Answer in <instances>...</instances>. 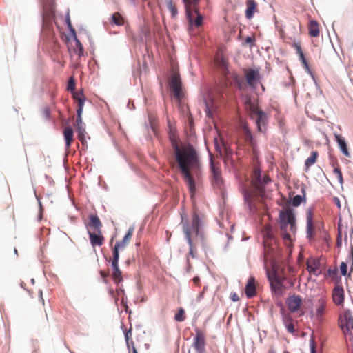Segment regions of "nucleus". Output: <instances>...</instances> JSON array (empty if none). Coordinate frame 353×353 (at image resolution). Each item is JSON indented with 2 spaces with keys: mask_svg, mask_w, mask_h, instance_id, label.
<instances>
[{
  "mask_svg": "<svg viewBox=\"0 0 353 353\" xmlns=\"http://www.w3.org/2000/svg\"><path fill=\"white\" fill-rule=\"evenodd\" d=\"M187 150L188 153H186L183 150H181V161L185 165V169L183 170V167H179L190 193L195 194L196 192V183L190 176L188 167H190L195 174H198L201 172V159L199 152L191 143H189L187 145Z\"/></svg>",
  "mask_w": 353,
  "mask_h": 353,
  "instance_id": "1",
  "label": "nucleus"
},
{
  "mask_svg": "<svg viewBox=\"0 0 353 353\" xmlns=\"http://www.w3.org/2000/svg\"><path fill=\"white\" fill-rule=\"evenodd\" d=\"M278 223L281 231L290 230L295 234L297 231L296 212L294 209H281L279 211Z\"/></svg>",
  "mask_w": 353,
  "mask_h": 353,
  "instance_id": "2",
  "label": "nucleus"
},
{
  "mask_svg": "<svg viewBox=\"0 0 353 353\" xmlns=\"http://www.w3.org/2000/svg\"><path fill=\"white\" fill-rule=\"evenodd\" d=\"M264 270L267 279L270 283V288L272 294L276 296V298L282 297L284 294L283 289L285 288V285L276 273L275 267L272 268V272H270L268 267L265 265Z\"/></svg>",
  "mask_w": 353,
  "mask_h": 353,
  "instance_id": "3",
  "label": "nucleus"
},
{
  "mask_svg": "<svg viewBox=\"0 0 353 353\" xmlns=\"http://www.w3.org/2000/svg\"><path fill=\"white\" fill-rule=\"evenodd\" d=\"M339 327L341 331H350L353 330V315L352 311L344 309L343 312L338 317Z\"/></svg>",
  "mask_w": 353,
  "mask_h": 353,
  "instance_id": "4",
  "label": "nucleus"
},
{
  "mask_svg": "<svg viewBox=\"0 0 353 353\" xmlns=\"http://www.w3.org/2000/svg\"><path fill=\"white\" fill-rule=\"evenodd\" d=\"M209 168L212 184L219 187L223 185L221 170L219 167L215 166L212 159V154L210 152H209Z\"/></svg>",
  "mask_w": 353,
  "mask_h": 353,
  "instance_id": "5",
  "label": "nucleus"
},
{
  "mask_svg": "<svg viewBox=\"0 0 353 353\" xmlns=\"http://www.w3.org/2000/svg\"><path fill=\"white\" fill-rule=\"evenodd\" d=\"M245 77L250 88L252 90L256 89L261 80L260 68L256 67L251 68Z\"/></svg>",
  "mask_w": 353,
  "mask_h": 353,
  "instance_id": "6",
  "label": "nucleus"
},
{
  "mask_svg": "<svg viewBox=\"0 0 353 353\" xmlns=\"http://www.w3.org/2000/svg\"><path fill=\"white\" fill-rule=\"evenodd\" d=\"M195 335L193 339L192 347H193L196 353L205 352V338L203 333L198 327H194Z\"/></svg>",
  "mask_w": 353,
  "mask_h": 353,
  "instance_id": "7",
  "label": "nucleus"
},
{
  "mask_svg": "<svg viewBox=\"0 0 353 353\" xmlns=\"http://www.w3.org/2000/svg\"><path fill=\"white\" fill-rule=\"evenodd\" d=\"M168 139L170 143V145L172 148V149L175 152V156L176 159V161L178 163L179 166L183 167V170L185 169V165L182 163L181 161V149L179 147V145L178 143V137L176 132H172L171 130L168 132Z\"/></svg>",
  "mask_w": 353,
  "mask_h": 353,
  "instance_id": "8",
  "label": "nucleus"
},
{
  "mask_svg": "<svg viewBox=\"0 0 353 353\" xmlns=\"http://www.w3.org/2000/svg\"><path fill=\"white\" fill-rule=\"evenodd\" d=\"M170 87L172 89L173 94L176 100L179 101L184 98L185 95L183 93V85L181 79L178 76H174L172 78Z\"/></svg>",
  "mask_w": 353,
  "mask_h": 353,
  "instance_id": "9",
  "label": "nucleus"
},
{
  "mask_svg": "<svg viewBox=\"0 0 353 353\" xmlns=\"http://www.w3.org/2000/svg\"><path fill=\"white\" fill-rule=\"evenodd\" d=\"M285 303L288 307L289 311L291 313H294L300 310L303 303V299L300 295L294 294L286 299Z\"/></svg>",
  "mask_w": 353,
  "mask_h": 353,
  "instance_id": "10",
  "label": "nucleus"
},
{
  "mask_svg": "<svg viewBox=\"0 0 353 353\" xmlns=\"http://www.w3.org/2000/svg\"><path fill=\"white\" fill-rule=\"evenodd\" d=\"M256 114L258 116L255 121L256 130L259 132L264 133L267 130V125L269 120L268 115L262 110L256 111Z\"/></svg>",
  "mask_w": 353,
  "mask_h": 353,
  "instance_id": "11",
  "label": "nucleus"
},
{
  "mask_svg": "<svg viewBox=\"0 0 353 353\" xmlns=\"http://www.w3.org/2000/svg\"><path fill=\"white\" fill-rule=\"evenodd\" d=\"M334 141L337 143L338 148L341 153L345 157H350L351 154L349 151L347 141L344 137L336 132L334 133Z\"/></svg>",
  "mask_w": 353,
  "mask_h": 353,
  "instance_id": "12",
  "label": "nucleus"
},
{
  "mask_svg": "<svg viewBox=\"0 0 353 353\" xmlns=\"http://www.w3.org/2000/svg\"><path fill=\"white\" fill-rule=\"evenodd\" d=\"M85 226L88 230L93 229L94 232L101 231L103 227L102 222L97 214L90 213L88 215V223H85Z\"/></svg>",
  "mask_w": 353,
  "mask_h": 353,
  "instance_id": "13",
  "label": "nucleus"
},
{
  "mask_svg": "<svg viewBox=\"0 0 353 353\" xmlns=\"http://www.w3.org/2000/svg\"><path fill=\"white\" fill-rule=\"evenodd\" d=\"M333 302L338 306H343L345 301V291L341 285H335L332 292Z\"/></svg>",
  "mask_w": 353,
  "mask_h": 353,
  "instance_id": "14",
  "label": "nucleus"
},
{
  "mask_svg": "<svg viewBox=\"0 0 353 353\" xmlns=\"http://www.w3.org/2000/svg\"><path fill=\"white\" fill-rule=\"evenodd\" d=\"M88 234L89 236L90 243L92 247H100L104 243L105 238L103 236L102 231L91 232L90 230H88Z\"/></svg>",
  "mask_w": 353,
  "mask_h": 353,
  "instance_id": "15",
  "label": "nucleus"
},
{
  "mask_svg": "<svg viewBox=\"0 0 353 353\" xmlns=\"http://www.w3.org/2000/svg\"><path fill=\"white\" fill-rule=\"evenodd\" d=\"M348 259L351 261V266L350 272L348 273L347 262L342 261L339 265L340 274L345 277V283L347 285V277L350 276L351 272L353 271V248L352 247L350 252L348 254Z\"/></svg>",
  "mask_w": 353,
  "mask_h": 353,
  "instance_id": "16",
  "label": "nucleus"
},
{
  "mask_svg": "<svg viewBox=\"0 0 353 353\" xmlns=\"http://www.w3.org/2000/svg\"><path fill=\"white\" fill-rule=\"evenodd\" d=\"M200 0H182L185 8V17L188 21V23L192 25L193 17L192 15V10L190 6H192L193 9L197 8L198 3Z\"/></svg>",
  "mask_w": 353,
  "mask_h": 353,
  "instance_id": "17",
  "label": "nucleus"
},
{
  "mask_svg": "<svg viewBox=\"0 0 353 353\" xmlns=\"http://www.w3.org/2000/svg\"><path fill=\"white\" fill-rule=\"evenodd\" d=\"M313 230V206H310L306 213V237L307 239H312Z\"/></svg>",
  "mask_w": 353,
  "mask_h": 353,
  "instance_id": "18",
  "label": "nucleus"
},
{
  "mask_svg": "<svg viewBox=\"0 0 353 353\" xmlns=\"http://www.w3.org/2000/svg\"><path fill=\"white\" fill-rule=\"evenodd\" d=\"M245 17L248 20H251L257 11V3L255 0H246Z\"/></svg>",
  "mask_w": 353,
  "mask_h": 353,
  "instance_id": "19",
  "label": "nucleus"
},
{
  "mask_svg": "<svg viewBox=\"0 0 353 353\" xmlns=\"http://www.w3.org/2000/svg\"><path fill=\"white\" fill-rule=\"evenodd\" d=\"M203 222L200 216L196 213H193L192 215V224L191 232H193L195 234H198V231L202 230Z\"/></svg>",
  "mask_w": 353,
  "mask_h": 353,
  "instance_id": "20",
  "label": "nucleus"
},
{
  "mask_svg": "<svg viewBox=\"0 0 353 353\" xmlns=\"http://www.w3.org/2000/svg\"><path fill=\"white\" fill-rule=\"evenodd\" d=\"M245 294L248 299H251L256 295L255 279L250 276L245 284Z\"/></svg>",
  "mask_w": 353,
  "mask_h": 353,
  "instance_id": "21",
  "label": "nucleus"
},
{
  "mask_svg": "<svg viewBox=\"0 0 353 353\" xmlns=\"http://www.w3.org/2000/svg\"><path fill=\"white\" fill-rule=\"evenodd\" d=\"M74 137V130L71 126H67L63 130V139L65 141V150L68 151L70 149Z\"/></svg>",
  "mask_w": 353,
  "mask_h": 353,
  "instance_id": "22",
  "label": "nucleus"
},
{
  "mask_svg": "<svg viewBox=\"0 0 353 353\" xmlns=\"http://www.w3.org/2000/svg\"><path fill=\"white\" fill-rule=\"evenodd\" d=\"M134 227H130L123 239L121 241H117L114 245L123 250L128 244L133 235Z\"/></svg>",
  "mask_w": 353,
  "mask_h": 353,
  "instance_id": "23",
  "label": "nucleus"
},
{
  "mask_svg": "<svg viewBox=\"0 0 353 353\" xmlns=\"http://www.w3.org/2000/svg\"><path fill=\"white\" fill-rule=\"evenodd\" d=\"M283 324L285 327L287 332L291 334L294 335L296 334V330L294 325L293 324V318L290 314H287L281 317Z\"/></svg>",
  "mask_w": 353,
  "mask_h": 353,
  "instance_id": "24",
  "label": "nucleus"
},
{
  "mask_svg": "<svg viewBox=\"0 0 353 353\" xmlns=\"http://www.w3.org/2000/svg\"><path fill=\"white\" fill-rule=\"evenodd\" d=\"M321 261L319 259H313L311 264H307V270L310 274H312L316 276L321 275L322 272L319 268Z\"/></svg>",
  "mask_w": 353,
  "mask_h": 353,
  "instance_id": "25",
  "label": "nucleus"
},
{
  "mask_svg": "<svg viewBox=\"0 0 353 353\" xmlns=\"http://www.w3.org/2000/svg\"><path fill=\"white\" fill-rule=\"evenodd\" d=\"M301 306H302V309L303 310V314L308 312L310 318H313V316H314V310H313L314 303H313L312 299L311 297L305 298L303 301V303H302Z\"/></svg>",
  "mask_w": 353,
  "mask_h": 353,
  "instance_id": "26",
  "label": "nucleus"
},
{
  "mask_svg": "<svg viewBox=\"0 0 353 353\" xmlns=\"http://www.w3.org/2000/svg\"><path fill=\"white\" fill-rule=\"evenodd\" d=\"M306 201L307 197L301 196L300 194H296L288 201V203L290 207L289 209H294V208H298L302 203H305Z\"/></svg>",
  "mask_w": 353,
  "mask_h": 353,
  "instance_id": "27",
  "label": "nucleus"
},
{
  "mask_svg": "<svg viewBox=\"0 0 353 353\" xmlns=\"http://www.w3.org/2000/svg\"><path fill=\"white\" fill-rule=\"evenodd\" d=\"M319 157V152L316 150L311 152L310 155L305 159L304 163V170L308 172L310 167H312L317 161Z\"/></svg>",
  "mask_w": 353,
  "mask_h": 353,
  "instance_id": "28",
  "label": "nucleus"
},
{
  "mask_svg": "<svg viewBox=\"0 0 353 353\" xmlns=\"http://www.w3.org/2000/svg\"><path fill=\"white\" fill-rule=\"evenodd\" d=\"M181 216V224L183 226V232L185 236H189L191 235V228L188 219V216L185 212L180 214Z\"/></svg>",
  "mask_w": 353,
  "mask_h": 353,
  "instance_id": "29",
  "label": "nucleus"
},
{
  "mask_svg": "<svg viewBox=\"0 0 353 353\" xmlns=\"http://www.w3.org/2000/svg\"><path fill=\"white\" fill-rule=\"evenodd\" d=\"M241 193L243 197V201H244L245 205L248 208V210L250 212H252L254 211V205L250 201V199H251L250 194L249 193L248 190L244 187H243L241 188Z\"/></svg>",
  "mask_w": 353,
  "mask_h": 353,
  "instance_id": "30",
  "label": "nucleus"
},
{
  "mask_svg": "<svg viewBox=\"0 0 353 353\" xmlns=\"http://www.w3.org/2000/svg\"><path fill=\"white\" fill-rule=\"evenodd\" d=\"M320 30L319 23L316 20H311L309 23V35L311 37L319 36Z\"/></svg>",
  "mask_w": 353,
  "mask_h": 353,
  "instance_id": "31",
  "label": "nucleus"
},
{
  "mask_svg": "<svg viewBox=\"0 0 353 353\" xmlns=\"http://www.w3.org/2000/svg\"><path fill=\"white\" fill-rule=\"evenodd\" d=\"M77 138L83 146L88 147L86 141L85 125L77 127Z\"/></svg>",
  "mask_w": 353,
  "mask_h": 353,
  "instance_id": "32",
  "label": "nucleus"
},
{
  "mask_svg": "<svg viewBox=\"0 0 353 353\" xmlns=\"http://www.w3.org/2000/svg\"><path fill=\"white\" fill-rule=\"evenodd\" d=\"M73 99L78 101L77 108L83 109L85 102L87 100V98L85 97L83 94V91L81 90L79 92L73 93Z\"/></svg>",
  "mask_w": 353,
  "mask_h": 353,
  "instance_id": "33",
  "label": "nucleus"
},
{
  "mask_svg": "<svg viewBox=\"0 0 353 353\" xmlns=\"http://www.w3.org/2000/svg\"><path fill=\"white\" fill-rule=\"evenodd\" d=\"M73 41L75 43V48L74 49V53L79 57L84 56L85 50L83 44L78 38L74 39Z\"/></svg>",
  "mask_w": 353,
  "mask_h": 353,
  "instance_id": "34",
  "label": "nucleus"
},
{
  "mask_svg": "<svg viewBox=\"0 0 353 353\" xmlns=\"http://www.w3.org/2000/svg\"><path fill=\"white\" fill-rule=\"evenodd\" d=\"M121 249L117 246H114L112 249V258L110 260L104 254H103L105 260L107 262H119V250Z\"/></svg>",
  "mask_w": 353,
  "mask_h": 353,
  "instance_id": "35",
  "label": "nucleus"
},
{
  "mask_svg": "<svg viewBox=\"0 0 353 353\" xmlns=\"http://www.w3.org/2000/svg\"><path fill=\"white\" fill-rule=\"evenodd\" d=\"M192 12H194L197 14V17H196V19H193V23H192V25H190L189 23L190 26L191 28H192V26L194 25L195 26H200L201 25L202 22H203V15L199 13V11L197 8H195L192 9Z\"/></svg>",
  "mask_w": 353,
  "mask_h": 353,
  "instance_id": "36",
  "label": "nucleus"
},
{
  "mask_svg": "<svg viewBox=\"0 0 353 353\" xmlns=\"http://www.w3.org/2000/svg\"><path fill=\"white\" fill-rule=\"evenodd\" d=\"M292 261V259L291 253H290L287 256V257L285 259H283V263L287 268L288 270L290 273H294L295 272V268L293 265H292V264H291Z\"/></svg>",
  "mask_w": 353,
  "mask_h": 353,
  "instance_id": "37",
  "label": "nucleus"
},
{
  "mask_svg": "<svg viewBox=\"0 0 353 353\" xmlns=\"http://www.w3.org/2000/svg\"><path fill=\"white\" fill-rule=\"evenodd\" d=\"M262 170H258V177L257 180L260 183V184L263 186H266L271 182V179L268 176H262Z\"/></svg>",
  "mask_w": 353,
  "mask_h": 353,
  "instance_id": "38",
  "label": "nucleus"
},
{
  "mask_svg": "<svg viewBox=\"0 0 353 353\" xmlns=\"http://www.w3.org/2000/svg\"><path fill=\"white\" fill-rule=\"evenodd\" d=\"M75 87H76V80L74 77H71L69 78V79L68 81L66 90L68 92H70L73 94V93L77 92L75 90Z\"/></svg>",
  "mask_w": 353,
  "mask_h": 353,
  "instance_id": "39",
  "label": "nucleus"
},
{
  "mask_svg": "<svg viewBox=\"0 0 353 353\" xmlns=\"http://www.w3.org/2000/svg\"><path fill=\"white\" fill-rule=\"evenodd\" d=\"M185 239L188 244V246H189V252H188V254L192 258V259H196V254L195 252H194V245H193V241H192V236L191 235L190 236H185Z\"/></svg>",
  "mask_w": 353,
  "mask_h": 353,
  "instance_id": "40",
  "label": "nucleus"
},
{
  "mask_svg": "<svg viewBox=\"0 0 353 353\" xmlns=\"http://www.w3.org/2000/svg\"><path fill=\"white\" fill-rule=\"evenodd\" d=\"M174 320L177 322H183L185 319V311L183 307H179L175 314Z\"/></svg>",
  "mask_w": 353,
  "mask_h": 353,
  "instance_id": "41",
  "label": "nucleus"
},
{
  "mask_svg": "<svg viewBox=\"0 0 353 353\" xmlns=\"http://www.w3.org/2000/svg\"><path fill=\"white\" fill-rule=\"evenodd\" d=\"M167 8L170 12L171 17L174 18L178 14V9L173 4L172 0H169L167 2Z\"/></svg>",
  "mask_w": 353,
  "mask_h": 353,
  "instance_id": "42",
  "label": "nucleus"
},
{
  "mask_svg": "<svg viewBox=\"0 0 353 353\" xmlns=\"http://www.w3.org/2000/svg\"><path fill=\"white\" fill-rule=\"evenodd\" d=\"M112 271V276H121L123 274L119 268V262H110Z\"/></svg>",
  "mask_w": 353,
  "mask_h": 353,
  "instance_id": "43",
  "label": "nucleus"
},
{
  "mask_svg": "<svg viewBox=\"0 0 353 353\" xmlns=\"http://www.w3.org/2000/svg\"><path fill=\"white\" fill-rule=\"evenodd\" d=\"M301 65L303 66V68L305 69V72L310 74V76L312 78V79L314 80V82L315 83V84L317 85V82L315 79V76H314V72H312V70H311L310 68V66L309 65V63L307 61V60L305 61H303L301 62Z\"/></svg>",
  "mask_w": 353,
  "mask_h": 353,
  "instance_id": "44",
  "label": "nucleus"
},
{
  "mask_svg": "<svg viewBox=\"0 0 353 353\" xmlns=\"http://www.w3.org/2000/svg\"><path fill=\"white\" fill-rule=\"evenodd\" d=\"M243 130H244L246 136L248 137V138L250 139V141L252 143H256L255 137L253 134L252 130H250V128H249L248 124H245L243 125Z\"/></svg>",
  "mask_w": 353,
  "mask_h": 353,
  "instance_id": "45",
  "label": "nucleus"
},
{
  "mask_svg": "<svg viewBox=\"0 0 353 353\" xmlns=\"http://www.w3.org/2000/svg\"><path fill=\"white\" fill-rule=\"evenodd\" d=\"M319 304L316 309V315L318 317H320L322 316L323 310H324L325 301H324L323 299L321 298V299H319Z\"/></svg>",
  "mask_w": 353,
  "mask_h": 353,
  "instance_id": "46",
  "label": "nucleus"
},
{
  "mask_svg": "<svg viewBox=\"0 0 353 353\" xmlns=\"http://www.w3.org/2000/svg\"><path fill=\"white\" fill-rule=\"evenodd\" d=\"M123 331V334H124V338H125V343H126L127 348L128 349V350H130V340L132 339H131V336H132V329L130 328L129 330H127L125 328Z\"/></svg>",
  "mask_w": 353,
  "mask_h": 353,
  "instance_id": "47",
  "label": "nucleus"
},
{
  "mask_svg": "<svg viewBox=\"0 0 353 353\" xmlns=\"http://www.w3.org/2000/svg\"><path fill=\"white\" fill-rule=\"evenodd\" d=\"M203 103L205 105V114H206V117L210 118V119H212L213 118V114L210 110V108L208 105V101H207V99L205 97H203Z\"/></svg>",
  "mask_w": 353,
  "mask_h": 353,
  "instance_id": "48",
  "label": "nucleus"
},
{
  "mask_svg": "<svg viewBox=\"0 0 353 353\" xmlns=\"http://www.w3.org/2000/svg\"><path fill=\"white\" fill-rule=\"evenodd\" d=\"M333 173L336 176L338 182L342 185L343 183V174L339 167H334Z\"/></svg>",
  "mask_w": 353,
  "mask_h": 353,
  "instance_id": "49",
  "label": "nucleus"
},
{
  "mask_svg": "<svg viewBox=\"0 0 353 353\" xmlns=\"http://www.w3.org/2000/svg\"><path fill=\"white\" fill-rule=\"evenodd\" d=\"M328 159L330 166L333 167L334 168V167H339L338 159L334 155L332 154L330 150H329L328 152Z\"/></svg>",
  "mask_w": 353,
  "mask_h": 353,
  "instance_id": "50",
  "label": "nucleus"
},
{
  "mask_svg": "<svg viewBox=\"0 0 353 353\" xmlns=\"http://www.w3.org/2000/svg\"><path fill=\"white\" fill-rule=\"evenodd\" d=\"M243 44L248 45L252 48L256 45V38L253 36H246L244 38Z\"/></svg>",
  "mask_w": 353,
  "mask_h": 353,
  "instance_id": "51",
  "label": "nucleus"
},
{
  "mask_svg": "<svg viewBox=\"0 0 353 353\" xmlns=\"http://www.w3.org/2000/svg\"><path fill=\"white\" fill-rule=\"evenodd\" d=\"M68 34L67 36V39L70 41L71 39L74 40V39L78 38L77 36V32L75 28L72 26L71 27H68Z\"/></svg>",
  "mask_w": 353,
  "mask_h": 353,
  "instance_id": "52",
  "label": "nucleus"
},
{
  "mask_svg": "<svg viewBox=\"0 0 353 353\" xmlns=\"http://www.w3.org/2000/svg\"><path fill=\"white\" fill-rule=\"evenodd\" d=\"M338 268L337 267H335L334 268H328L327 272L323 274V276L325 278H327L330 276H334L338 272Z\"/></svg>",
  "mask_w": 353,
  "mask_h": 353,
  "instance_id": "53",
  "label": "nucleus"
},
{
  "mask_svg": "<svg viewBox=\"0 0 353 353\" xmlns=\"http://www.w3.org/2000/svg\"><path fill=\"white\" fill-rule=\"evenodd\" d=\"M121 304L123 306L125 307V311L126 313H131V310L128 308L127 303V296L125 294L121 295Z\"/></svg>",
  "mask_w": 353,
  "mask_h": 353,
  "instance_id": "54",
  "label": "nucleus"
},
{
  "mask_svg": "<svg viewBox=\"0 0 353 353\" xmlns=\"http://www.w3.org/2000/svg\"><path fill=\"white\" fill-rule=\"evenodd\" d=\"M43 114L46 121H50L52 119L51 112L48 106H45L43 108Z\"/></svg>",
  "mask_w": 353,
  "mask_h": 353,
  "instance_id": "55",
  "label": "nucleus"
},
{
  "mask_svg": "<svg viewBox=\"0 0 353 353\" xmlns=\"http://www.w3.org/2000/svg\"><path fill=\"white\" fill-rule=\"evenodd\" d=\"M64 22H65V25L66 26V27H71L72 25V23H71V19H70V9L69 8H68L66 9V12H65V19H64Z\"/></svg>",
  "mask_w": 353,
  "mask_h": 353,
  "instance_id": "56",
  "label": "nucleus"
},
{
  "mask_svg": "<svg viewBox=\"0 0 353 353\" xmlns=\"http://www.w3.org/2000/svg\"><path fill=\"white\" fill-rule=\"evenodd\" d=\"M276 305L277 307H279L280 308V314H281V317L288 314L285 311V307H284L283 303L281 301H277Z\"/></svg>",
  "mask_w": 353,
  "mask_h": 353,
  "instance_id": "57",
  "label": "nucleus"
},
{
  "mask_svg": "<svg viewBox=\"0 0 353 353\" xmlns=\"http://www.w3.org/2000/svg\"><path fill=\"white\" fill-rule=\"evenodd\" d=\"M353 330H350V331H342L343 334L345 336L347 340H349L351 342H353Z\"/></svg>",
  "mask_w": 353,
  "mask_h": 353,
  "instance_id": "58",
  "label": "nucleus"
},
{
  "mask_svg": "<svg viewBox=\"0 0 353 353\" xmlns=\"http://www.w3.org/2000/svg\"><path fill=\"white\" fill-rule=\"evenodd\" d=\"M195 236L200 240L202 246H205V237L203 230L198 231V234H195Z\"/></svg>",
  "mask_w": 353,
  "mask_h": 353,
  "instance_id": "59",
  "label": "nucleus"
},
{
  "mask_svg": "<svg viewBox=\"0 0 353 353\" xmlns=\"http://www.w3.org/2000/svg\"><path fill=\"white\" fill-rule=\"evenodd\" d=\"M99 273L100 274L101 279L103 281V283H105V285L110 284V281L107 279V275L105 274V272L103 270H100Z\"/></svg>",
  "mask_w": 353,
  "mask_h": 353,
  "instance_id": "60",
  "label": "nucleus"
},
{
  "mask_svg": "<svg viewBox=\"0 0 353 353\" xmlns=\"http://www.w3.org/2000/svg\"><path fill=\"white\" fill-rule=\"evenodd\" d=\"M292 47L295 49L296 53L297 54H301V52H303L301 48V45L299 42L293 43Z\"/></svg>",
  "mask_w": 353,
  "mask_h": 353,
  "instance_id": "61",
  "label": "nucleus"
},
{
  "mask_svg": "<svg viewBox=\"0 0 353 353\" xmlns=\"http://www.w3.org/2000/svg\"><path fill=\"white\" fill-rule=\"evenodd\" d=\"M310 353H316L315 348V343L312 337L310 338L309 341Z\"/></svg>",
  "mask_w": 353,
  "mask_h": 353,
  "instance_id": "62",
  "label": "nucleus"
},
{
  "mask_svg": "<svg viewBox=\"0 0 353 353\" xmlns=\"http://www.w3.org/2000/svg\"><path fill=\"white\" fill-rule=\"evenodd\" d=\"M110 22L112 26H121V23L119 22V21L116 18L114 14H111Z\"/></svg>",
  "mask_w": 353,
  "mask_h": 353,
  "instance_id": "63",
  "label": "nucleus"
},
{
  "mask_svg": "<svg viewBox=\"0 0 353 353\" xmlns=\"http://www.w3.org/2000/svg\"><path fill=\"white\" fill-rule=\"evenodd\" d=\"M112 280L116 285L120 286L119 285L123 281V274L121 276H112Z\"/></svg>",
  "mask_w": 353,
  "mask_h": 353,
  "instance_id": "64",
  "label": "nucleus"
}]
</instances>
